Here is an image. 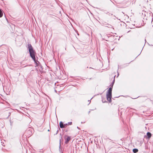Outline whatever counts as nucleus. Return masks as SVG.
<instances>
[{
	"instance_id": "obj_9",
	"label": "nucleus",
	"mask_w": 153,
	"mask_h": 153,
	"mask_svg": "<svg viewBox=\"0 0 153 153\" xmlns=\"http://www.w3.org/2000/svg\"><path fill=\"white\" fill-rule=\"evenodd\" d=\"M113 87L112 86H110V87H109L108 88V89L107 91V92L112 93Z\"/></svg>"
},
{
	"instance_id": "obj_26",
	"label": "nucleus",
	"mask_w": 153,
	"mask_h": 153,
	"mask_svg": "<svg viewBox=\"0 0 153 153\" xmlns=\"http://www.w3.org/2000/svg\"><path fill=\"white\" fill-rule=\"evenodd\" d=\"M88 102H90L89 103V104L90 103V102H91L90 100H88Z\"/></svg>"
},
{
	"instance_id": "obj_29",
	"label": "nucleus",
	"mask_w": 153,
	"mask_h": 153,
	"mask_svg": "<svg viewBox=\"0 0 153 153\" xmlns=\"http://www.w3.org/2000/svg\"><path fill=\"white\" fill-rule=\"evenodd\" d=\"M48 131H50V130L49 129H48Z\"/></svg>"
},
{
	"instance_id": "obj_20",
	"label": "nucleus",
	"mask_w": 153,
	"mask_h": 153,
	"mask_svg": "<svg viewBox=\"0 0 153 153\" xmlns=\"http://www.w3.org/2000/svg\"><path fill=\"white\" fill-rule=\"evenodd\" d=\"M120 96H119L118 97H114L112 99L113 100H115V98H118V97H119Z\"/></svg>"
},
{
	"instance_id": "obj_41",
	"label": "nucleus",
	"mask_w": 153,
	"mask_h": 153,
	"mask_svg": "<svg viewBox=\"0 0 153 153\" xmlns=\"http://www.w3.org/2000/svg\"><path fill=\"white\" fill-rule=\"evenodd\" d=\"M152 45V46H153V45Z\"/></svg>"
},
{
	"instance_id": "obj_21",
	"label": "nucleus",
	"mask_w": 153,
	"mask_h": 153,
	"mask_svg": "<svg viewBox=\"0 0 153 153\" xmlns=\"http://www.w3.org/2000/svg\"><path fill=\"white\" fill-rule=\"evenodd\" d=\"M102 101L103 103H105V102H107L105 101H105H104L103 100V99H102Z\"/></svg>"
},
{
	"instance_id": "obj_19",
	"label": "nucleus",
	"mask_w": 153,
	"mask_h": 153,
	"mask_svg": "<svg viewBox=\"0 0 153 153\" xmlns=\"http://www.w3.org/2000/svg\"><path fill=\"white\" fill-rule=\"evenodd\" d=\"M105 13L106 14H108V13H109V14H111V15H113L112 14H111V13H109L108 12V11L105 12Z\"/></svg>"
},
{
	"instance_id": "obj_25",
	"label": "nucleus",
	"mask_w": 153,
	"mask_h": 153,
	"mask_svg": "<svg viewBox=\"0 0 153 153\" xmlns=\"http://www.w3.org/2000/svg\"><path fill=\"white\" fill-rule=\"evenodd\" d=\"M77 128H78V129H80L78 127H77Z\"/></svg>"
},
{
	"instance_id": "obj_13",
	"label": "nucleus",
	"mask_w": 153,
	"mask_h": 153,
	"mask_svg": "<svg viewBox=\"0 0 153 153\" xmlns=\"http://www.w3.org/2000/svg\"><path fill=\"white\" fill-rule=\"evenodd\" d=\"M138 151V149H137L134 148L133 149V152L134 153H137Z\"/></svg>"
},
{
	"instance_id": "obj_24",
	"label": "nucleus",
	"mask_w": 153,
	"mask_h": 153,
	"mask_svg": "<svg viewBox=\"0 0 153 153\" xmlns=\"http://www.w3.org/2000/svg\"><path fill=\"white\" fill-rule=\"evenodd\" d=\"M10 112H9V115H8V117L10 116Z\"/></svg>"
},
{
	"instance_id": "obj_5",
	"label": "nucleus",
	"mask_w": 153,
	"mask_h": 153,
	"mask_svg": "<svg viewBox=\"0 0 153 153\" xmlns=\"http://www.w3.org/2000/svg\"><path fill=\"white\" fill-rule=\"evenodd\" d=\"M60 139L59 141V152L60 153H63V151H62V149H61V140L62 139V135L61 134H60Z\"/></svg>"
},
{
	"instance_id": "obj_7",
	"label": "nucleus",
	"mask_w": 153,
	"mask_h": 153,
	"mask_svg": "<svg viewBox=\"0 0 153 153\" xmlns=\"http://www.w3.org/2000/svg\"><path fill=\"white\" fill-rule=\"evenodd\" d=\"M152 136L151 133L149 132H148L146 134V138L149 140L152 137Z\"/></svg>"
},
{
	"instance_id": "obj_36",
	"label": "nucleus",
	"mask_w": 153,
	"mask_h": 153,
	"mask_svg": "<svg viewBox=\"0 0 153 153\" xmlns=\"http://www.w3.org/2000/svg\"><path fill=\"white\" fill-rule=\"evenodd\" d=\"M137 56L136 57V58H137Z\"/></svg>"
},
{
	"instance_id": "obj_28",
	"label": "nucleus",
	"mask_w": 153,
	"mask_h": 153,
	"mask_svg": "<svg viewBox=\"0 0 153 153\" xmlns=\"http://www.w3.org/2000/svg\"><path fill=\"white\" fill-rule=\"evenodd\" d=\"M90 111H88V114H89V113H90Z\"/></svg>"
},
{
	"instance_id": "obj_8",
	"label": "nucleus",
	"mask_w": 153,
	"mask_h": 153,
	"mask_svg": "<svg viewBox=\"0 0 153 153\" xmlns=\"http://www.w3.org/2000/svg\"><path fill=\"white\" fill-rule=\"evenodd\" d=\"M103 25L104 26L106 27H107L110 28H111L112 27V26L111 25L108 23H103Z\"/></svg>"
},
{
	"instance_id": "obj_39",
	"label": "nucleus",
	"mask_w": 153,
	"mask_h": 153,
	"mask_svg": "<svg viewBox=\"0 0 153 153\" xmlns=\"http://www.w3.org/2000/svg\"><path fill=\"white\" fill-rule=\"evenodd\" d=\"M1 52H3V51H1Z\"/></svg>"
},
{
	"instance_id": "obj_2",
	"label": "nucleus",
	"mask_w": 153,
	"mask_h": 153,
	"mask_svg": "<svg viewBox=\"0 0 153 153\" xmlns=\"http://www.w3.org/2000/svg\"><path fill=\"white\" fill-rule=\"evenodd\" d=\"M72 124V123L71 122H68L67 123L64 124L62 121H60L59 123V126L61 128H65L68 125H71Z\"/></svg>"
},
{
	"instance_id": "obj_18",
	"label": "nucleus",
	"mask_w": 153,
	"mask_h": 153,
	"mask_svg": "<svg viewBox=\"0 0 153 153\" xmlns=\"http://www.w3.org/2000/svg\"><path fill=\"white\" fill-rule=\"evenodd\" d=\"M145 149H148V146H147V144H145Z\"/></svg>"
},
{
	"instance_id": "obj_14",
	"label": "nucleus",
	"mask_w": 153,
	"mask_h": 153,
	"mask_svg": "<svg viewBox=\"0 0 153 153\" xmlns=\"http://www.w3.org/2000/svg\"><path fill=\"white\" fill-rule=\"evenodd\" d=\"M131 62H130L128 63H125V64H124L123 65V67L122 68H125L126 67H127V66H128V65H129V64Z\"/></svg>"
},
{
	"instance_id": "obj_23",
	"label": "nucleus",
	"mask_w": 153,
	"mask_h": 153,
	"mask_svg": "<svg viewBox=\"0 0 153 153\" xmlns=\"http://www.w3.org/2000/svg\"><path fill=\"white\" fill-rule=\"evenodd\" d=\"M117 77H118V76H119V73H118V71H117Z\"/></svg>"
},
{
	"instance_id": "obj_12",
	"label": "nucleus",
	"mask_w": 153,
	"mask_h": 153,
	"mask_svg": "<svg viewBox=\"0 0 153 153\" xmlns=\"http://www.w3.org/2000/svg\"><path fill=\"white\" fill-rule=\"evenodd\" d=\"M39 71L40 72H41V71L43 70V68L42 66V65L41 64L39 65Z\"/></svg>"
},
{
	"instance_id": "obj_16",
	"label": "nucleus",
	"mask_w": 153,
	"mask_h": 153,
	"mask_svg": "<svg viewBox=\"0 0 153 153\" xmlns=\"http://www.w3.org/2000/svg\"><path fill=\"white\" fill-rule=\"evenodd\" d=\"M149 14H150V16L151 15V16H152V20H153V14H152V13L151 12H150V13H149Z\"/></svg>"
},
{
	"instance_id": "obj_34",
	"label": "nucleus",
	"mask_w": 153,
	"mask_h": 153,
	"mask_svg": "<svg viewBox=\"0 0 153 153\" xmlns=\"http://www.w3.org/2000/svg\"><path fill=\"white\" fill-rule=\"evenodd\" d=\"M137 56L136 57V58H137Z\"/></svg>"
},
{
	"instance_id": "obj_15",
	"label": "nucleus",
	"mask_w": 153,
	"mask_h": 153,
	"mask_svg": "<svg viewBox=\"0 0 153 153\" xmlns=\"http://www.w3.org/2000/svg\"><path fill=\"white\" fill-rule=\"evenodd\" d=\"M10 125L11 126H13V121H12L11 120H10Z\"/></svg>"
},
{
	"instance_id": "obj_33",
	"label": "nucleus",
	"mask_w": 153,
	"mask_h": 153,
	"mask_svg": "<svg viewBox=\"0 0 153 153\" xmlns=\"http://www.w3.org/2000/svg\"><path fill=\"white\" fill-rule=\"evenodd\" d=\"M137 56L136 57V58H137Z\"/></svg>"
},
{
	"instance_id": "obj_31",
	"label": "nucleus",
	"mask_w": 153,
	"mask_h": 153,
	"mask_svg": "<svg viewBox=\"0 0 153 153\" xmlns=\"http://www.w3.org/2000/svg\"><path fill=\"white\" fill-rule=\"evenodd\" d=\"M114 49V48H113V49H112V50H113Z\"/></svg>"
},
{
	"instance_id": "obj_3",
	"label": "nucleus",
	"mask_w": 153,
	"mask_h": 153,
	"mask_svg": "<svg viewBox=\"0 0 153 153\" xmlns=\"http://www.w3.org/2000/svg\"><path fill=\"white\" fill-rule=\"evenodd\" d=\"M106 99L109 103H111L112 102L111 99L112 98V93L107 92L106 94Z\"/></svg>"
},
{
	"instance_id": "obj_35",
	"label": "nucleus",
	"mask_w": 153,
	"mask_h": 153,
	"mask_svg": "<svg viewBox=\"0 0 153 153\" xmlns=\"http://www.w3.org/2000/svg\"><path fill=\"white\" fill-rule=\"evenodd\" d=\"M137 56L136 57V58H137Z\"/></svg>"
},
{
	"instance_id": "obj_40",
	"label": "nucleus",
	"mask_w": 153,
	"mask_h": 153,
	"mask_svg": "<svg viewBox=\"0 0 153 153\" xmlns=\"http://www.w3.org/2000/svg\"><path fill=\"white\" fill-rule=\"evenodd\" d=\"M93 98V97H92V98H91V99H92V98Z\"/></svg>"
},
{
	"instance_id": "obj_4",
	"label": "nucleus",
	"mask_w": 153,
	"mask_h": 153,
	"mask_svg": "<svg viewBox=\"0 0 153 153\" xmlns=\"http://www.w3.org/2000/svg\"><path fill=\"white\" fill-rule=\"evenodd\" d=\"M64 138L65 140V143L66 144H68L71 139V137L66 135L64 136Z\"/></svg>"
},
{
	"instance_id": "obj_1",
	"label": "nucleus",
	"mask_w": 153,
	"mask_h": 153,
	"mask_svg": "<svg viewBox=\"0 0 153 153\" xmlns=\"http://www.w3.org/2000/svg\"><path fill=\"white\" fill-rule=\"evenodd\" d=\"M27 48L28 50L30 56L34 61L36 66L39 67L41 63L38 61V57L36 56L35 50L30 43H28Z\"/></svg>"
},
{
	"instance_id": "obj_11",
	"label": "nucleus",
	"mask_w": 153,
	"mask_h": 153,
	"mask_svg": "<svg viewBox=\"0 0 153 153\" xmlns=\"http://www.w3.org/2000/svg\"><path fill=\"white\" fill-rule=\"evenodd\" d=\"M115 76L114 77V79L113 80V81H112V83H111V84H110V86H112V87H113V85L114 83V82H115V79H114V77H115Z\"/></svg>"
},
{
	"instance_id": "obj_32",
	"label": "nucleus",
	"mask_w": 153,
	"mask_h": 153,
	"mask_svg": "<svg viewBox=\"0 0 153 153\" xmlns=\"http://www.w3.org/2000/svg\"><path fill=\"white\" fill-rule=\"evenodd\" d=\"M89 68H91V67H90Z\"/></svg>"
},
{
	"instance_id": "obj_38",
	"label": "nucleus",
	"mask_w": 153,
	"mask_h": 153,
	"mask_svg": "<svg viewBox=\"0 0 153 153\" xmlns=\"http://www.w3.org/2000/svg\"><path fill=\"white\" fill-rule=\"evenodd\" d=\"M134 98V99H136V98Z\"/></svg>"
},
{
	"instance_id": "obj_27",
	"label": "nucleus",
	"mask_w": 153,
	"mask_h": 153,
	"mask_svg": "<svg viewBox=\"0 0 153 153\" xmlns=\"http://www.w3.org/2000/svg\"><path fill=\"white\" fill-rule=\"evenodd\" d=\"M120 66H119V65H118V69L119 68H120Z\"/></svg>"
},
{
	"instance_id": "obj_17",
	"label": "nucleus",
	"mask_w": 153,
	"mask_h": 153,
	"mask_svg": "<svg viewBox=\"0 0 153 153\" xmlns=\"http://www.w3.org/2000/svg\"><path fill=\"white\" fill-rule=\"evenodd\" d=\"M4 46H5V45H2L0 46V49L3 48H4L3 47Z\"/></svg>"
},
{
	"instance_id": "obj_22",
	"label": "nucleus",
	"mask_w": 153,
	"mask_h": 153,
	"mask_svg": "<svg viewBox=\"0 0 153 153\" xmlns=\"http://www.w3.org/2000/svg\"><path fill=\"white\" fill-rule=\"evenodd\" d=\"M59 132V130L58 129L57 131L56 132V134H54V135H56V134H57Z\"/></svg>"
},
{
	"instance_id": "obj_10",
	"label": "nucleus",
	"mask_w": 153,
	"mask_h": 153,
	"mask_svg": "<svg viewBox=\"0 0 153 153\" xmlns=\"http://www.w3.org/2000/svg\"><path fill=\"white\" fill-rule=\"evenodd\" d=\"M3 15V11L0 8V18L2 17Z\"/></svg>"
},
{
	"instance_id": "obj_37",
	"label": "nucleus",
	"mask_w": 153,
	"mask_h": 153,
	"mask_svg": "<svg viewBox=\"0 0 153 153\" xmlns=\"http://www.w3.org/2000/svg\"><path fill=\"white\" fill-rule=\"evenodd\" d=\"M81 123H83L82 122H81Z\"/></svg>"
},
{
	"instance_id": "obj_30",
	"label": "nucleus",
	"mask_w": 153,
	"mask_h": 153,
	"mask_svg": "<svg viewBox=\"0 0 153 153\" xmlns=\"http://www.w3.org/2000/svg\"><path fill=\"white\" fill-rule=\"evenodd\" d=\"M140 53H140L139 54V55H138V56L139 55Z\"/></svg>"
},
{
	"instance_id": "obj_6",
	"label": "nucleus",
	"mask_w": 153,
	"mask_h": 153,
	"mask_svg": "<svg viewBox=\"0 0 153 153\" xmlns=\"http://www.w3.org/2000/svg\"><path fill=\"white\" fill-rule=\"evenodd\" d=\"M32 129H29L26 131L25 133L28 134L29 136H30L32 134Z\"/></svg>"
}]
</instances>
